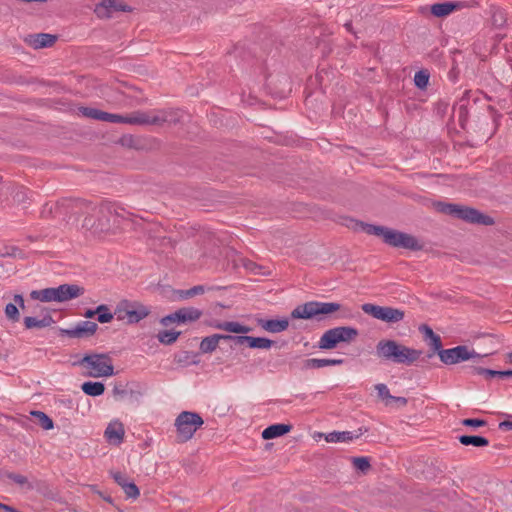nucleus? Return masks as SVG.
<instances>
[{"label":"nucleus","instance_id":"nucleus-1","mask_svg":"<svg viewBox=\"0 0 512 512\" xmlns=\"http://www.w3.org/2000/svg\"><path fill=\"white\" fill-rule=\"evenodd\" d=\"M73 207L87 214L82 226L96 233L109 231L113 227V214L118 213V205L109 201L96 205L84 199H76L73 201Z\"/></svg>","mask_w":512,"mask_h":512},{"label":"nucleus","instance_id":"nucleus-2","mask_svg":"<svg viewBox=\"0 0 512 512\" xmlns=\"http://www.w3.org/2000/svg\"><path fill=\"white\" fill-rule=\"evenodd\" d=\"M101 121L124 123L130 125H162L166 122L176 123L173 111H134L129 115L113 114L102 111Z\"/></svg>","mask_w":512,"mask_h":512},{"label":"nucleus","instance_id":"nucleus-3","mask_svg":"<svg viewBox=\"0 0 512 512\" xmlns=\"http://www.w3.org/2000/svg\"><path fill=\"white\" fill-rule=\"evenodd\" d=\"M358 224L367 234L381 237L384 243L389 246L404 248L411 251H419L423 249V244L413 235L385 226L366 224L363 222Z\"/></svg>","mask_w":512,"mask_h":512},{"label":"nucleus","instance_id":"nucleus-4","mask_svg":"<svg viewBox=\"0 0 512 512\" xmlns=\"http://www.w3.org/2000/svg\"><path fill=\"white\" fill-rule=\"evenodd\" d=\"M376 356L386 362L394 364L412 365L416 362L422 351L409 348L395 340L383 339L376 345Z\"/></svg>","mask_w":512,"mask_h":512},{"label":"nucleus","instance_id":"nucleus-5","mask_svg":"<svg viewBox=\"0 0 512 512\" xmlns=\"http://www.w3.org/2000/svg\"><path fill=\"white\" fill-rule=\"evenodd\" d=\"M339 312L335 316L336 319H343L350 317V310L343 307L340 303L336 302H319L309 301L302 305H298L291 312L293 319H313L323 320L326 315Z\"/></svg>","mask_w":512,"mask_h":512},{"label":"nucleus","instance_id":"nucleus-6","mask_svg":"<svg viewBox=\"0 0 512 512\" xmlns=\"http://www.w3.org/2000/svg\"><path fill=\"white\" fill-rule=\"evenodd\" d=\"M85 293V288L77 284H62L58 287H49L33 290L30 297L40 302H66L76 299Z\"/></svg>","mask_w":512,"mask_h":512},{"label":"nucleus","instance_id":"nucleus-7","mask_svg":"<svg viewBox=\"0 0 512 512\" xmlns=\"http://www.w3.org/2000/svg\"><path fill=\"white\" fill-rule=\"evenodd\" d=\"M435 207L437 211L443 214L450 215L454 218L461 219L471 224H481L485 226L494 224L492 217L481 213L475 208L445 202H437Z\"/></svg>","mask_w":512,"mask_h":512},{"label":"nucleus","instance_id":"nucleus-8","mask_svg":"<svg viewBox=\"0 0 512 512\" xmlns=\"http://www.w3.org/2000/svg\"><path fill=\"white\" fill-rule=\"evenodd\" d=\"M151 313L150 307L138 301L123 299L115 307L114 314L120 321H126L128 324H136L146 318Z\"/></svg>","mask_w":512,"mask_h":512},{"label":"nucleus","instance_id":"nucleus-9","mask_svg":"<svg viewBox=\"0 0 512 512\" xmlns=\"http://www.w3.org/2000/svg\"><path fill=\"white\" fill-rule=\"evenodd\" d=\"M77 364L88 369L91 377H108L114 374L112 359L108 354H87Z\"/></svg>","mask_w":512,"mask_h":512},{"label":"nucleus","instance_id":"nucleus-10","mask_svg":"<svg viewBox=\"0 0 512 512\" xmlns=\"http://www.w3.org/2000/svg\"><path fill=\"white\" fill-rule=\"evenodd\" d=\"M359 332L351 326H339L331 328L323 333L318 346L324 350L334 349L339 343H350L356 339Z\"/></svg>","mask_w":512,"mask_h":512},{"label":"nucleus","instance_id":"nucleus-11","mask_svg":"<svg viewBox=\"0 0 512 512\" xmlns=\"http://www.w3.org/2000/svg\"><path fill=\"white\" fill-rule=\"evenodd\" d=\"M203 423L204 421L198 413L189 411L181 412L175 420L178 441L186 442L190 440Z\"/></svg>","mask_w":512,"mask_h":512},{"label":"nucleus","instance_id":"nucleus-12","mask_svg":"<svg viewBox=\"0 0 512 512\" xmlns=\"http://www.w3.org/2000/svg\"><path fill=\"white\" fill-rule=\"evenodd\" d=\"M361 308L364 313L388 324L399 323L405 317V312L403 310L390 306H379L372 303H365Z\"/></svg>","mask_w":512,"mask_h":512},{"label":"nucleus","instance_id":"nucleus-13","mask_svg":"<svg viewBox=\"0 0 512 512\" xmlns=\"http://www.w3.org/2000/svg\"><path fill=\"white\" fill-rule=\"evenodd\" d=\"M476 357H479V354L474 350H469L465 345L439 351V358L446 365L457 364Z\"/></svg>","mask_w":512,"mask_h":512},{"label":"nucleus","instance_id":"nucleus-14","mask_svg":"<svg viewBox=\"0 0 512 512\" xmlns=\"http://www.w3.org/2000/svg\"><path fill=\"white\" fill-rule=\"evenodd\" d=\"M127 11H131V8L118 0H103L94 9L96 16L100 19L113 18L116 13Z\"/></svg>","mask_w":512,"mask_h":512},{"label":"nucleus","instance_id":"nucleus-15","mask_svg":"<svg viewBox=\"0 0 512 512\" xmlns=\"http://www.w3.org/2000/svg\"><path fill=\"white\" fill-rule=\"evenodd\" d=\"M98 325L92 321H81L75 327L63 330L70 338H88L95 334Z\"/></svg>","mask_w":512,"mask_h":512},{"label":"nucleus","instance_id":"nucleus-16","mask_svg":"<svg viewBox=\"0 0 512 512\" xmlns=\"http://www.w3.org/2000/svg\"><path fill=\"white\" fill-rule=\"evenodd\" d=\"M257 325L270 333H280L289 327V320L287 318L282 319H257Z\"/></svg>","mask_w":512,"mask_h":512},{"label":"nucleus","instance_id":"nucleus-17","mask_svg":"<svg viewBox=\"0 0 512 512\" xmlns=\"http://www.w3.org/2000/svg\"><path fill=\"white\" fill-rule=\"evenodd\" d=\"M14 303H8L5 307V315L8 320L12 322H18L20 319V313L17 305L24 309L25 301L21 294H15L13 297Z\"/></svg>","mask_w":512,"mask_h":512},{"label":"nucleus","instance_id":"nucleus-18","mask_svg":"<svg viewBox=\"0 0 512 512\" xmlns=\"http://www.w3.org/2000/svg\"><path fill=\"white\" fill-rule=\"evenodd\" d=\"M468 372L472 375H482L485 379H492L495 377L505 378L512 376V370L497 371L492 369H486L478 366H469Z\"/></svg>","mask_w":512,"mask_h":512},{"label":"nucleus","instance_id":"nucleus-19","mask_svg":"<svg viewBox=\"0 0 512 512\" xmlns=\"http://www.w3.org/2000/svg\"><path fill=\"white\" fill-rule=\"evenodd\" d=\"M344 363V359L310 358L303 362L304 369H319L326 366H338Z\"/></svg>","mask_w":512,"mask_h":512},{"label":"nucleus","instance_id":"nucleus-20","mask_svg":"<svg viewBox=\"0 0 512 512\" xmlns=\"http://www.w3.org/2000/svg\"><path fill=\"white\" fill-rule=\"evenodd\" d=\"M26 329H41L51 326L55 323L53 317L50 314H46L43 318L37 319L36 317L26 316L23 320Z\"/></svg>","mask_w":512,"mask_h":512},{"label":"nucleus","instance_id":"nucleus-21","mask_svg":"<svg viewBox=\"0 0 512 512\" xmlns=\"http://www.w3.org/2000/svg\"><path fill=\"white\" fill-rule=\"evenodd\" d=\"M292 429L291 425L288 424H274L265 428L262 432V437L265 440L274 439L285 435Z\"/></svg>","mask_w":512,"mask_h":512},{"label":"nucleus","instance_id":"nucleus-22","mask_svg":"<svg viewBox=\"0 0 512 512\" xmlns=\"http://www.w3.org/2000/svg\"><path fill=\"white\" fill-rule=\"evenodd\" d=\"M105 436L109 442L119 444L122 442L124 437V428L122 423L114 422L110 423L105 430Z\"/></svg>","mask_w":512,"mask_h":512},{"label":"nucleus","instance_id":"nucleus-23","mask_svg":"<svg viewBox=\"0 0 512 512\" xmlns=\"http://www.w3.org/2000/svg\"><path fill=\"white\" fill-rule=\"evenodd\" d=\"M361 434L352 431H333L325 436V440L330 443L350 442L359 438Z\"/></svg>","mask_w":512,"mask_h":512},{"label":"nucleus","instance_id":"nucleus-24","mask_svg":"<svg viewBox=\"0 0 512 512\" xmlns=\"http://www.w3.org/2000/svg\"><path fill=\"white\" fill-rule=\"evenodd\" d=\"M57 40L55 35L47 34V33H39L31 36V45L35 49L51 47Z\"/></svg>","mask_w":512,"mask_h":512},{"label":"nucleus","instance_id":"nucleus-25","mask_svg":"<svg viewBox=\"0 0 512 512\" xmlns=\"http://www.w3.org/2000/svg\"><path fill=\"white\" fill-rule=\"evenodd\" d=\"M457 7L458 5L453 2L435 3L431 6L430 11L436 17H445L456 10Z\"/></svg>","mask_w":512,"mask_h":512},{"label":"nucleus","instance_id":"nucleus-26","mask_svg":"<svg viewBox=\"0 0 512 512\" xmlns=\"http://www.w3.org/2000/svg\"><path fill=\"white\" fill-rule=\"evenodd\" d=\"M201 315V310L194 307H188L177 310L176 316L180 318L181 323H188L198 320L201 317Z\"/></svg>","mask_w":512,"mask_h":512},{"label":"nucleus","instance_id":"nucleus-27","mask_svg":"<svg viewBox=\"0 0 512 512\" xmlns=\"http://www.w3.org/2000/svg\"><path fill=\"white\" fill-rule=\"evenodd\" d=\"M458 440L464 446L485 447L489 445V440L479 435H461Z\"/></svg>","mask_w":512,"mask_h":512},{"label":"nucleus","instance_id":"nucleus-28","mask_svg":"<svg viewBox=\"0 0 512 512\" xmlns=\"http://www.w3.org/2000/svg\"><path fill=\"white\" fill-rule=\"evenodd\" d=\"M81 389L86 395L96 397L104 393L105 386L101 382L87 381L82 384Z\"/></svg>","mask_w":512,"mask_h":512},{"label":"nucleus","instance_id":"nucleus-29","mask_svg":"<svg viewBox=\"0 0 512 512\" xmlns=\"http://www.w3.org/2000/svg\"><path fill=\"white\" fill-rule=\"evenodd\" d=\"M32 420L35 424L39 425L45 430H50L53 428L52 419L42 411H32L31 413Z\"/></svg>","mask_w":512,"mask_h":512},{"label":"nucleus","instance_id":"nucleus-30","mask_svg":"<svg viewBox=\"0 0 512 512\" xmlns=\"http://www.w3.org/2000/svg\"><path fill=\"white\" fill-rule=\"evenodd\" d=\"M219 345V337L217 334L204 337L200 343L199 349L202 353H212Z\"/></svg>","mask_w":512,"mask_h":512},{"label":"nucleus","instance_id":"nucleus-31","mask_svg":"<svg viewBox=\"0 0 512 512\" xmlns=\"http://www.w3.org/2000/svg\"><path fill=\"white\" fill-rule=\"evenodd\" d=\"M491 21L495 28H503L507 22V16L504 10L493 7L491 10Z\"/></svg>","mask_w":512,"mask_h":512},{"label":"nucleus","instance_id":"nucleus-32","mask_svg":"<svg viewBox=\"0 0 512 512\" xmlns=\"http://www.w3.org/2000/svg\"><path fill=\"white\" fill-rule=\"evenodd\" d=\"M251 328L235 321H224V331L236 334H247Z\"/></svg>","mask_w":512,"mask_h":512},{"label":"nucleus","instance_id":"nucleus-33","mask_svg":"<svg viewBox=\"0 0 512 512\" xmlns=\"http://www.w3.org/2000/svg\"><path fill=\"white\" fill-rule=\"evenodd\" d=\"M95 312H97V320L102 324L111 322L115 315L110 312L109 307L105 304L99 305Z\"/></svg>","mask_w":512,"mask_h":512},{"label":"nucleus","instance_id":"nucleus-34","mask_svg":"<svg viewBox=\"0 0 512 512\" xmlns=\"http://www.w3.org/2000/svg\"><path fill=\"white\" fill-rule=\"evenodd\" d=\"M180 334L181 333L177 331L163 330L157 334V338L160 343L165 345H171L178 339Z\"/></svg>","mask_w":512,"mask_h":512},{"label":"nucleus","instance_id":"nucleus-35","mask_svg":"<svg viewBox=\"0 0 512 512\" xmlns=\"http://www.w3.org/2000/svg\"><path fill=\"white\" fill-rule=\"evenodd\" d=\"M273 344L274 342L268 338L250 336V342L248 347L257 349H269L272 347Z\"/></svg>","mask_w":512,"mask_h":512},{"label":"nucleus","instance_id":"nucleus-36","mask_svg":"<svg viewBox=\"0 0 512 512\" xmlns=\"http://www.w3.org/2000/svg\"><path fill=\"white\" fill-rule=\"evenodd\" d=\"M78 113L85 118L101 121L102 110L82 106L78 108Z\"/></svg>","mask_w":512,"mask_h":512},{"label":"nucleus","instance_id":"nucleus-37","mask_svg":"<svg viewBox=\"0 0 512 512\" xmlns=\"http://www.w3.org/2000/svg\"><path fill=\"white\" fill-rule=\"evenodd\" d=\"M428 82H429V73L427 71L420 70V71L416 72V74L414 76V83L418 88H420V89L426 88L428 85Z\"/></svg>","mask_w":512,"mask_h":512},{"label":"nucleus","instance_id":"nucleus-38","mask_svg":"<svg viewBox=\"0 0 512 512\" xmlns=\"http://www.w3.org/2000/svg\"><path fill=\"white\" fill-rule=\"evenodd\" d=\"M352 464L357 470H360L361 472L364 473L368 471L371 467L370 460L368 457H353Z\"/></svg>","mask_w":512,"mask_h":512},{"label":"nucleus","instance_id":"nucleus-39","mask_svg":"<svg viewBox=\"0 0 512 512\" xmlns=\"http://www.w3.org/2000/svg\"><path fill=\"white\" fill-rule=\"evenodd\" d=\"M375 390L377 391L378 397L384 400L387 406L390 405V398H392V395L390 394L387 385L383 383L376 384Z\"/></svg>","mask_w":512,"mask_h":512},{"label":"nucleus","instance_id":"nucleus-40","mask_svg":"<svg viewBox=\"0 0 512 512\" xmlns=\"http://www.w3.org/2000/svg\"><path fill=\"white\" fill-rule=\"evenodd\" d=\"M205 291H206V287L205 286H203V285H196V286H193L190 289L181 290L180 291V296L182 298L187 299V298L193 297L195 295L203 294Z\"/></svg>","mask_w":512,"mask_h":512},{"label":"nucleus","instance_id":"nucleus-41","mask_svg":"<svg viewBox=\"0 0 512 512\" xmlns=\"http://www.w3.org/2000/svg\"><path fill=\"white\" fill-rule=\"evenodd\" d=\"M457 113L460 126L465 128L466 122L468 120V110L466 104L463 103V100H461V103L457 107Z\"/></svg>","mask_w":512,"mask_h":512},{"label":"nucleus","instance_id":"nucleus-42","mask_svg":"<svg viewBox=\"0 0 512 512\" xmlns=\"http://www.w3.org/2000/svg\"><path fill=\"white\" fill-rule=\"evenodd\" d=\"M122 489L128 498L136 499L140 495L138 487L132 481H129L127 484H125Z\"/></svg>","mask_w":512,"mask_h":512},{"label":"nucleus","instance_id":"nucleus-43","mask_svg":"<svg viewBox=\"0 0 512 512\" xmlns=\"http://www.w3.org/2000/svg\"><path fill=\"white\" fill-rule=\"evenodd\" d=\"M462 424L467 427L479 428L487 425V421L477 418H467L462 420Z\"/></svg>","mask_w":512,"mask_h":512},{"label":"nucleus","instance_id":"nucleus-44","mask_svg":"<svg viewBox=\"0 0 512 512\" xmlns=\"http://www.w3.org/2000/svg\"><path fill=\"white\" fill-rule=\"evenodd\" d=\"M111 476L121 488H123L125 484H127L130 481L129 477L121 472H111Z\"/></svg>","mask_w":512,"mask_h":512},{"label":"nucleus","instance_id":"nucleus-45","mask_svg":"<svg viewBox=\"0 0 512 512\" xmlns=\"http://www.w3.org/2000/svg\"><path fill=\"white\" fill-rule=\"evenodd\" d=\"M430 340V347L435 351L437 352V354L439 355V351H442V341H441V338L439 335H435L433 336Z\"/></svg>","mask_w":512,"mask_h":512},{"label":"nucleus","instance_id":"nucleus-46","mask_svg":"<svg viewBox=\"0 0 512 512\" xmlns=\"http://www.w3.org/2000/svg\"><path fill=\"white\" fill-rule=\"evenodd\" d=\"M2 255L17 258V257H22L23 252L21 249H19L16 246H10V247H6V251Z\"/></svg>","mask_w":512,"mask_h":512},{"label":"nucleus","instance_id":"nucleus-47","mask_svg":"<svg viewBox=\"0 0 512 512\" xmlns=\"http://www.w3.org/2000/svg\"><path fill=\"white\" fill-rule=\"evenodd\" d=\"M176 315H177V311H175L174 313L169 314V315L163 317L161 319V323L163 325H168L169 323H174V322L181 323L180 318H178Z\"/></svg>","mask_w":512,"mask_h":512},{"label":"nucleus","instance_id":"nucleus-48","mask_svg":"<svg viewBox=\"0 0 512 512\" xmlns=\"http://www.w3.org/2000/svg\"><path fill=\"white\" fill-rule=\"evenodd\" d=\"M128 215H129V213L126 212L124 208H122L118 205V213L113 214V217H112L113 226L119 224L117 221L118 218L125 219Z\"/></svg>","mask_w":512,"mask_h":512},{"label":"nucleus","instance_id":"nucleus-49","mask_svg":"<svg viewBox=\"0 0 512 512\" xmlns=\"http://www.w3.org/2000/svg\"><path fill=\"white\" fill-rule=\"evenodd\" d=\"M232 342H234V344H236V345L247 344L249 346L250 336H247L245 334H243V335H235L233 337V341Z\"/></svg>","mask_w":512,"mask_h":512},{"label":"nucleus","instance_id":"nucleus-50","mask_svg":"<svg viewBox=\"0 0 512 512\" xmlns=\"http://www.w3.org/2000/svg\"><path fill=\"white\" fill-rule=\"evenodd\" d=\"M126 390L122 384H115L113 387V395L116 398H123L126 395Z\"/></svg>","mask_w":512,"mask_h":512},{"label":"nucleus","instance_id":"nucleus-51","mask_svg":"<svg viewBox=\"0 0 512 512\" xmlns=\"http://www.w3.org/2000/svg\"><path fill=\"white\" fill-rule=\"evenodd\" d=\"M419 330L424 334L426 339H431L433 336L436 335L434 331L428 325L425 324L420 326Z\"/></svg>","mask_w":512,"mask_h":512},{"label":"nucleus","instance_id":"nucleus-52","mask_svg":"<svg viewBox=\"0 0 512 512\" xmlns=\"http://www.w3.org/2000/svg\"><path fill=\"white\" fill-rule=\"evenodd\" d=\"M9 478L11 480H13L15 483L20 484V485H24L27 483V478L21 474L13 473V474L9 475Z\"/></svg>","mask_w":512,"mask_h":512},{"label":"nucleus","instance_id":"nucleus-53","mask_svg":"<svg viewBox=\"0 0 512 512\" xmlns=\"http://www.w3.org/2000/svg\"><path fill=\"white\" fill-rule=\"evenodd\" d=\"M392 402H395L396 404H398L399 406H406L407 403H408V399L405 398V397H399V396H393L392 395V398H390V404Z\"/></svg>","mask_w":512,"mask_h":512},{"label":"nucleus","instance_id":"nucleus-54","mask_svg":"<svg viewBox=\"0 0 512 512\" xmlns=\"http://www.w3.org/2000/svg\"><path fill=\"white\" fill-rule=\"evenodd\" d=\"M207 324H208V326H210L212 328L224 330V321L211 320V321L207 322Z\"/></svg>","mask_w":512,"mask_h":512},{"label":"nucleus","instance_id":"nucleus-55","mask_svg":"<svg viewBox=\"0 0 512 512\" xmlns=\"http://www.w3.org/2000/svg\"><path fill=\"white\" fill-rule=\"evenodd\" d=\"M499 428L502 430H512V421L505 420L500 422Z\"/></svg>","mask_w":512,"mask_h":512},{"label":"nucleus","instance_id":"nucleus-56","mask_svg":"<svg viewBox=\"0 0 512 512\" xmlns=\"http://www.w3.org/2000/svg\"><path fill=\"white\" fill-rule=\"evenodd\" d=\"M0 510L6 511V512H20L17 509H15L11 506H8L6 504H3L1 502H0Z\"/></svg>","mask_w":512,"mask_h":512},{"label":"nucleus","instance_id":"nucleus-57","mask_svg":"<svg viewBox=\"0 0 512 512\" xmlns=\"http://www.w3.org/2000/svg\"><path fill=\"white\" fill-rule=\"evenodd\" d=\"M217 336L219 337V341L220 340H225V341H233V335H227V334H217Z\"/></svg>","mask_w":512,"mask_h":512},{"label":"nucleus","instance_id":"nucleus-58","mask_svg":"<svg viewBox=\"0 0 512 512\" xmlns=\"http://www.w3.org/2000/svg\"><path fill=\"white\" fill-rule=\"evenodd\" d=\"M247 269H250V270H254L255 268H257V265L255 263H253L252 261H245L244 264H243Z\"/></svg>","mask_w":512,"mask_h":512},{"label":"nucleus","instance_id":"nucleus-59","mask_svg":"<svg viewBox=\"0 0 512 512\" xmlns=\"http://www.w3.org/2000/svg\"><path fill=\"white\" fill-rule=\"evenodd\" d=\"M96 314H97V312H95V310L88 309L84 313V317L85 318H93Z\"/></svg>","mask_w":512,"mask_h":512},{"label":"nucleus","instance_id":"nucleus-60","mask_svg":"<svg viewBox=\"0 0 512 512\" xmlns=\"http://www.w3.org/2000/svg\"><path fill=\"white\" fill-rule=\"evenodd\" d=\"M96 492H97V494H99V496H101L105 501H107V502H109V503H112V498H111L110 496H104V495L102 494V492H100V491H96Z\"/></svg>","mask_w":512,"mask_h":512},{"label":"nucleus","instance_id":"nucleus-61","mask_svg":"<svg viewBox=\"0 0 512 512\" xmlns=\"http://www.w3.org/2000/svg\"><path fill=\"white\" fill-rule=\"evenodd\" d=\"M345 26L347 27V29H350V27H351V23H346V25H345Z\"/></svg>","mask_w":512,"mask_h":512},{"label":"nucleus","instance_id":"nucleus-62","mask_svg":"<svg viewBox=\"0 0 512 512\" xmlns=\"http://www.w3.org/2000/svg\"><path fill=\"white\" fill-rule=\"evenodd\" d=\"M510 360H512V354H510Z\"/></svg>","mask_w":512,"mask_h":512},{"label":"nucleus","instance_id":"nucleus-63","mask_svg":"<svg viewBox=\"0 0 512 512\" xmlns=\"http://www.w3.org/2000/svg\"><path fill=\"white\" fill-rule=\"evenodd\" d=\"M510 360H512V354H510Z\"/></svg>","mask_w":512,"mask_h":512},{"label":"nucleus","instance_id":"nucleus-64","mask_svg":"<svg viewBox=\"0 0 512 512\" xmlns=\"http://www.w3.org/2000/svg\"><path fill=\"white\" fill-rule=\"evenodd\" d=\"M2 181V176H0V182Z\"/></svg>","mask_w":512,"mask_h":512}]
</instances>
